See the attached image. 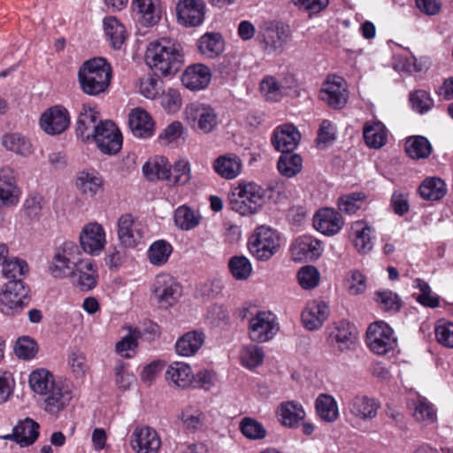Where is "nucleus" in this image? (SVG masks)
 Masks as SVG:
<instances>
[{
    "label": "nucleus",
    "instance_id": "69168bd1",
    "mask_svg": "<svg viewBox=\"0 0 453 453\" xmlns=\"http://www.w3.org/2000/svg\"><path fill=\"white\" fill-rule=\"evenodd\" d=\"M159 73L148 75L141 80L140 92L148 99H155L161 90L162 81L157 77Z\"/></svg>",
    "mask_w": 453,
    "mask_h": 453
},
{
    "label": "nucleus",
    "instance_id": "ea45409f",
    "mask_svg": "<svg viewBox=\"0 0 453 453\" xmlns=\"http://www.w3.org/2000/svg\"><path fill=\"white\" fill-rule=\"evenodd\" d=\"M411 407L413 409L412 416L417 422L430 425L436 421L434 406L426 398L418 395L417 399L412 400Z\"/></svg>",
    "mask_w": 453,
    "mask_h": 453
},
{
    "label": "nucleus",
    "instance_id": "13d9d810",
    "mask_svg": "<svg viewBox=\"0 0 453 453\" xmlns=\"http://www.w3.org/2000/svg\"><path fill=\"white\" fill-rule=\"evenodd\" d=\"M365 197L363 192H353L342 196L338 200V208L347 214H354L361 208Z\"/></svg>",
    "mask_w": 453,
    "mask_h": 453
},
{
    "label": "nucleus",
    "instance_id": "a18cd8bd",
    "mask_svg": "<svg viewBox=\"0 0 453 453\" xmlns=\"http://www.w3.org/2000/svg\"><path fill=\"white\" fill-rule=\"evenodd\" d=\"M2 144L6 150L24 157L30 155L33 151L31 142L18 133L4 134L2 137Z\"/></svg>",
    "mask_w": 453,
    "mask_h": 453
},
{
    "label": "nucleus",
    "instance_id": "423d86ee",
    "mask_svg": "<svg viewBox=\"0 0 453 453\" xmlns=\"http://www.w3.org/2000/svg\"><path fill=\"white\" fill-rule=\"evenodd\" d=\"M280 247L278 232L270 226H257L249 239L250 252L257 260L267 261L275 255Z\"/></svg>",
    "mask_w": 453,
    "mask_h": 453
},
{
    "label": "nucleus",
    "instance_id": "a211bd4d",
    "mask_svg": "<svg viewBox=\"0 0 453 453\" xmlns=\"http://www.w3.org/2000/svg\"><path fill=\"white\" fill-rule=\"evenodd\" d=\"M70 125L68 111L62 106H54L45 111L40 119L42 129L48 134H59Z\"/></svg>",
    "mask_w": 453,
    "mask_h": 453
},
{
    "label": "nucleus",
    "instance_id": "8fccbe9b",
    "mask_svg": "<svg viewBox=\"0 0 453 453\" xmlns=\"http://www.w3.org/2000/svg\"><path fill=\"white\" fill-rule=\"evenodd\" d=\"M172 253L173 246L168 242L157 240L150 246L148 257L153 265L160 266L168 261Z\"/></svg>",
    "mask_w": 453,
    "mask_h": 453
},
{
    "label": "nucleus",
    "instance_id": "f704fd0d",
    "mask_svg": "<svg viewBox=\"0 0 453 453\" xmlns=\"http://www.w3.org/2000/svg\"><path fill=\"white\" fill-rule=\"evenodd\" d=\"M165 379L175 387L188 388L193 384L194 378L189 365L184 362H173L166 370Z\"/></svg>",
    "mask_w": 453,
    "mask_h": 453
},
{
    "label": "nucleus",
    "instance_id": "412c9836",
    "mask_svg": "<svg viewBox=\"0 0 453 453\" xmlns=\"http://www.w3.org/2000/svg\"><path fill=\"white\" fill-rule=\"evenodd\" d=\"M143 232L141 224L131 214H124L118 219V238L127 248L137 246L142 240Z\"/></svg>",
    "mask_w": 453,
    "mask_h": 453
},
{
    "label": "nucleus",
    "instance_id": "0e129e2a",
    "mask_svg": "<svg viewBox=\"0 0 453 453\" xmlns=\"http://www.w3.org/2000/svg\"><path fill=\"white\" fill-rule=\"evenodd\" d=\"M260 90L270 101H279L282 96V86L273 76L265 77L260 83Z\"/></svg>",
    "mask_w": 453,
    "mask_h": 453
},
{
    "label": "nucleus",
    "instance_id": "aec40b11",
    "mask_svg": "<svg viewBox=\"0 0 453 453\" xmlns=\"http://www.w3.org/2000/svg\"><path fill=\"white\" fill-rule=\"evenodd\" d=\"M179 21L185 27L200 26L204 19L203 0H180L176 6Z\"/></svg>",
    "mask_w": 453,
    "mask_h": 453
},
{
    "label": "nucleus",
    "instance_id": "c9c22d12",
    "mask_svg": "<svg viewBox=\"0 0 453 453\" xmlns=\"http://www.w3.org/2000/svg\"><path fill=\"white\" fill-rule=\"evenodd\" d=\"M76 186L82 194L93 197L103 190L104 179L96 171H82L76 179Z\"/></svg>",
    "mask_w": 453,
    "mask_h": 453
},
{
    "label": "nucleus",
    "instance_id": "a878e982",
    "mask_svg": "<svg viewBox=\"0 0 453 453\" xmlns=\"http://www.w3.org/2000/svg\"><path fill=\"white\" fill-rule=\"evenodd\" d=\"M211 80V69L203 64L189 65L181 75L183 86L190 90H202L206 88Z\"/></svg>",
    "mask_w": 453,
    "mask_h": 453
},
{
    "label": "nucleus",
    "instance_id": "774afa93",
    "mask_svg": "<svg viewBox=\"0 0 453 453\" xmlns=\"http://www.w3.org/2000/svg\"><path fill=\"white\" fill-rule=\"evenodd\" d=\"M37 349V343L32 338L23 336L16 342L15 354L19 358L29 360L35 357Z\"/></svg>",
    "mask_w": 453,
    "mask_h": 453
},
{
    "label": "nucleus",
    "instance_id": "f3484780",
    "mask_svg": "<svg viewBox=\"0 0 453 453\" xmlns=\"http://www.w3.org/2000/svg\"><path fill=\"white\" fill-rule=\"evenodd\" d=\"M357 338L358 332L356 326L345 320L335 323L329 333L332 346L341 352L354 349Z\"/></svg>",
    "mask_w": 453,
    "mask_h": 453
},
{
    "label": "nucleus",
    "instance_id": "bb28decb",
    "mask_svg": "<svg viewBox=\"0 0 453 453\" xmlns=\"http://www.w3.org/2000/svg\"><path fill=\"white\" fill-rule=\"evenodd\" d=\"M330 313L328 304L321 300L310 302L302 312L303 326L310 330H317L322 326Z\"/></svg>",
    "mask_w": 453,
    "mask_h": 453
},
{
    "label": "nucleus",
    "instance_id": "cd10ccee",
    "mask_svg": "<svg viewBox=\"0 0 453 453\" xmlns=\"http://www.w3.org/2000/svg\"><path fill=\"white\" fill-rule=\"evenodd\" d=\"M321 252V242L310 235L298 237L291 246V254L296 261L314 260Z\"/></svg>",
    "mask_w": 453,
    "mask_h": 453
},
{
    "label": "nucleus",
    "instance_id": "2f4dec72",
    "mask_svg": "<svg viewBox=\"0 0 453 453\" xmlns=\"http://www.w3.org/2000/svg\"><path fill=\"white\" fill-rule=\"evenodd\" d=\"M129 127L133 134L139 138H149L154 134V121L142 109H134L129 114Z\"/></svg>",
    "mask_w": 453,
    "mask_h": 453
},
{
    "label": "nucleus",
    "instance_id": "bf43d9fd",
    "mask_svg": "<svg viewBox=\"0 0 453 453\" xmlns=\"http://www.w3.org/2000/svg\"><path fill=\"white\" fill-rule=\"evenodd\" d=\"M240 429L245 437L251 440H261L266 436V430L262 423L252 418H243Z\"/></svg>",
    "mask_w": 453,
    "mask_h": 453
},
{
    "label": "nucleus",
    "instance_id": "2eb2a0df",
    "mask_svg": "<svg viewBox=\"0 0 453 453\" xmlns=\"http://www.w3.org/2000/svg\"><path fill=\"white\" fill-rule=\"evenodd\" d=\"M154 295L163 309L172 307L181 295L180 285L169 274L162 273L156 277Z\"/></svg>",
    "mask_w": 453,
    "mask_h": 453
},
{
    "label": "nucleus",
    "instance_id": "c85d7f7f",
    "mask_svg": "<svg viewBox=\"0 0 453 453\" xmlns=\"http://www.w3.org/2000/svg\"><path fill=\"white\" fill-rule=\"evenodd\" d=\"M73 399V392L69 387L62 383L50 394L48 398H43V410L55 417H58L70 404Z\"/></svg>",
    "mask_w": 453,
    "mask_h": 453
},
{
    "label": "nucleus",
    "instance_id": "e433bc0d",
    "mask_svg": "<svg viewBox=\"0 0 453 453\" xmlns=\"http://www.w3.org/2000/svg\"><path fill=\"white\" fill-rule=\"evenodd\" d=\"M204 339V334L202 332H188L177 340L176 353L181 357L194 356L203 344Z\"/></svg>",
    "mask_w": 453,
    "mask_h": 453
},
{
    "label": "nucleus",
    "instance_id": "c03bdc74",
    "mask_svg": "<svg viewBox=\"0 0 453 453\" xmlns=\"http://www.w3.org/2000/svg\"><path fill=\"white\" fill-rule=\"evenodd\" d=\"M104 30L111 47L115 50H119L127 38L123 24L115 17H105L104 19Z\"/></svg>",
    "mask_w": 453,
    "mask_h": 453
},
{
    "label": "nucleus",
    "instance_id": "5701e85b",
    "mask_svg": "<svg viewBox=\"0 0 453 453\" xmlns=\"http://www.w3.org/2000/svg\"><path fill=\"white\" fill-rule=\"evenodd\" d=\"M99 111L96 107L83 104L76 121V135L84 142L89 141L99 127Z\"/></svg>",
    "mask_w": 453,
    "mask_h": 453
},
{
    "label": "nucleus",
    "instance_id": "58836bf2",
    "mask_svg": "<svg viewBox=\"0 0 453 453\" xmlns=\"http://www.w3.org/2000/svg\"><path fill=\"white\" fill-rule=\"evenodd\" d=\"M363 136L365 144L380 149L387 142L388 134L385 126L380 121H367L364 125Z\"/></svg>",
    "mask_w": 453,
    "mask_h": 453
},
{
    "label": "nucleus",
    "instance_id": "3c124183",
    "mask_svg": "<svg viewBox=\"0 0 453 453\" xmlns=\"http://www.w3.org/2000/svg\"><path fill=\"white\" fill-rule=\"evenodd\" d=\"M302 163V157L298 154L285 153L280 157L277 167L281 175L291 178L301 172Z\"/></svg>",
    "mask_w": 453,
    "mask_h": 453
},
{
    "label": "nucleus",
    "instance_id": "338daca9",
    "mask_svg": "<svg viewBox=\"0 0 453 453\" xmlns=\"http://www.w3.org/2000/svg\"><path fill=\"white\" fill-rule=\"evenodd\" d=\"M191 169L189 163L185 159H180L173 166L171 185H185L190 180Z\"/></svg>",
    "mask_w": 453,
    "mask_h": 453
},
{
    "label": "nucleus",
    "instance_id": "79ce46f5",
    "mask_svg": "<svg viewBox=\"0 0 453 453\" xmlns=\"http://www.w3.org/2000/svg\"><path fill=\"white\" fill-rule=\"evenodd\" d=\"M447 192L445 182L438 177L425 179L418 188L420 196L427 201L441 199Z\"/></svg>",
    "mask_w": 453,
    "mask_h": 453
},
{
    "label": "nucleus",
    "instance_id": "7c9ffc66",
    "mask_svg": "<svg viewBox=\"0 0 453 453\" xmlns=\"http://www.w3.org/2000/svg\"><path fill=\"white\" fill-rule=\"evenodd\" d=\"M280 424L286 427L295 428L305 418V411L303 405L296 401L281 403L276 411Z\"/></svg>",
    "mask_w": 453,
    "mask_h": 453
},
{
    "label": "nucleus",
    "instance_id": "393cba45",
    "mask_svg": "<svg viewBox=\"0 0 453 453\" xmlns=\"http://www.w3.org/2000/svg\"><path fill=\"white\" fill-rule=\"evenodd\" d=\"M301 134L297 128L291 124L278 127L272 138L273 147L282 154L291 153L298 145Z\"/></svg>",
    "mask_w": 453,
    "mask_h": 453
},
{
    "label": "nucleus",
    "instance_id": "473e14b6",
    "mask_svg": "<svg viewBox=\"0 0 453 453\" xmlns=\"http://www.w3.org/2000/svg\"><path fill=\"white\" fill-rule=\"evenodd\" d=\"M213 169L220 177L234 180L242 173V163L239 156L227 153L214 160Z\"/></svg>",
    "mask_w": 453,
    "mask_h": 453
},
{
    "label": "nucleus",
    "instance_id": "6ab92c4d",
    "mask_svg": "<svg viewBox=\"0 0 453 453\" xmlns=\"http://www.w3.org/2000/svg\"><path fill=\"white\" fill-rule=\"evenodd\" d=\"M20 191L17 185L15 170L10 166L0 169V207H9L19 203Z\"/></svg>",
    "mask_w": 453,
    "mask_h": 453
},
{
    "label": "nucleus",
    "instance_id": "864d4df0",
    "mask_svg": "<svg viewBox=\"0 0 453 453\" xmlns=\"http://www.w3.org/2000/svg\"><path fill=\"white\" fill-rule=\"evenodd\" d=\"M180 418L185 429L194 432L203 426L205 417L198 408L188 406L181 411Z\"/></svg>",
    "mask_w": 453,
    "mask_h": 453
},
{
    "label": "nucleus",
    "instance_id": "6e6552de",
    "mask_svg": "<svg viewBox=\"0 0 453 453\" xmlns=\"http://www.w3.org/2000/svg\"><path fill=\"white\" fill-rule=\"evenodd\" d=\"M395 343L394 331L387 323L378 321L369 326L366 344L373 353L385 355L395 348Z\"/></svg>",
    "mask_w": 453,
    "mask_h": 453
},
{
    "label": "nucleus",
    "instance_id": "052dcab7",
    "mask_svg": "<svg viewBox=\"0 0 453 453\" xmlns=\"http://www.w3.org/2000/svg\"><path fill=\"white\" fill-rule=\"evenodd\" d=\"M297 280L303 289H313L319 284L320 273L315 266L304 265L299 269Z\"/></svg>",
    "mask_w": 453,
    "mask_h": 453
},
{
    "label": "nucleus",
    "instance_id": "4be33fe9",
    "mask_svg": "<svg viewBox=\"0 0 453 453\" xmlns=\"http://www.w3.org/2000/svg\"><path fill=\"white\" fill-rule=\"evenodd\" d=\"M39 424L30 418L19 420L12 428V433L1 438L12 441L21 447L32 445L39 436Z\"/></svg>",
    "mask_w": 453,
    "mask_h": 453
},
{
    "label": "nucleus",
    "instance_id": "c756f323",
    "mask_svg": "<svg viewBox=\"0 0 453 453\" xmlns=\"http://www.w3.org/2000/svg\"><path fill=\"white\" fill-rule=\"evenodd\" d=\"M132 5L142 26L152 27L159 22L162 15L160 0H133Z\"/></svg>",
    "mask_w": 453,
    "mask_h": 453
},
{
    "label": "nucleus",
    "instance_id": "dca6fc26",
    "mask_svg": "<svg viewBox=\"0 0 453 453\" xmlns=\"http://www.w3.org/2000/svg\"><path fill=\"white\" fill-rule=\"evenodd\" d=\"M161 444L157 431L147 426H136L130 439V445L135 453H158Z\"/></svg>",
    "mask_w": 453,
    "mask_h": 453
},
{
    "label": "nucleus",
    "instance_id": "9d476101",
    "mask_svg": "<svg viewBox=\"0 0 453 453\" xmlns=\"http://www.w3.org/2000/svg\"><path fill=\"white\" fill-rule=\"evenodd\" d=\"M185 119L196 129L209 134L218 125L217 114L210 105L201 103H191L184 111Z\"/></svg>",
    "mask_w": 453,
    "mask_h": 453
},
{
    "label": "nucleus",
    "instance_id": "4c0bfd02",
    "mask_svg": "<svg viewBox=\"0 0 453 453\" xmlns=\"http://www.w3.org/2000/svg\"><path fill=\"white\" fill-rule=\"evenodd\" d=\"M173 219L177 228L181 231H190L200 225L202 216L197 211L183 204L175 209Z\"/></svg>",
    "mask_w": 453,
    "mask_h": 453
},
{
    "label": "nucleus",
    "instance_id": "e2e57ef3",
    "mask_svg": "<svg viewBox=\"0 0 453 453\" xmlns=\"http://www.w3.org/2000/svg\"><path fill=\"white\" fill-rule=\"evenodd\" d=\"M142 335V333L139 329H130L128 334L117 342L116 351L124 357H130L128 351L134 350L137 347V341Z\"/></svg>",
    "mask_w": 453,
    "mask_h": 453
},
{
    "label": "nucleus",
    "instance_id": "20e7f679",
    "mask_svg": "<svg viewBox=\"0 0 453 453\" xmlns=\"http://www.w3.org/2000/svg\"><path fill=\"white\" fill-rule=\"evenodd\" d=\"M291 39L288 25L277 21H265L258 29L257 40L260 49L265 54L279 55Z\"/></svg>",
    "mask_w": 453,
    "mask_h": 453
},
{
    "label": "nucleus",
    "instance_id": "680f3d73",
    "mask_svg": "<svg viewBox=\"0 0 453 453\" xmlns=\"http://www.w3.org/2000/svg\"><path fill=\"white\" fill-rule=\"evenodd\" d=\"M375 300L385 311H397L401 307V299L391 290H380L375 294Z\"/></svg>",
    "mask_w": 453,
    "mask_h": 453
},
{
    "label": "nucleus",
    "instance_id": "5fc2aeb1",
    "mask_svg": "<svg viewBox=\"0 0 453 453\" xmlns=\"http://www.w3.org/2000/svg\"><path fill=\"white\" fill-rule=\"evenodd\" d=\"M265 357L263 348L257 345L245 346L240 355L242 365L248 369H254L259 366Z\"/></svg>",
    "mask_w": 453,
    "mask_h": 453
},
{
    "label": "nucleus",
    "instance_id": "9b49d317",
    "mask_svg": "<svg viewBox=\"0 0 453 453\" xmlns=\"http://www.w3.org/2000/svg\"><path fill=\"white\" fill-rule=\"evenodd\" d=\"M319 98L333 109L344 108L349 98L344 79L338 75H329L319 91Z\"/></svg>",
    "mask_w": 453,
    "mask_h": 453
},
{
    "label": "nucleus",
    "instance_id": "b1692460",
    "mask_svg": "<svg viewBox=\"0 0 453 453\" xmlns=\"http://www.w3.org/2000/svg\"><path fill=\"white\" fill-rule=\"evenodd\" d=\"M343 224L341 214L330 208L319 210L313 217V226L316 230L327 236L339 233Z\"/></svg>",
    "mask_w": 453,
    "mask_h": 453
},
{
    "label": "nucleus",
    "instance_id": "72a5a7b5",
    "mask_svg": "<svg viewBox=\"0 0 453 453\" xmlns=\"http://www.w3.org/2000/svg\"><path fill=\"white\" fill-rule=\"evenodd\" d=\"M142 173L149 180L172 181V165L165 157H155L142 166Z\"/></svg>",
    "mask_w": 453,
    "mask_h": 453
},
{
    "label": "nucleus",
    "instance_id": "f03ea898",
    "mask_svg": "<svg viewBox=\"0 0 453 453\" xmlns=\"http://www.w3.org/2000/svg\"><path fill=\"white\" fill-rule=\"evenodd\" d=\"M112 77L111 65L104 58L85 61L78 71V81L83 93L96 96L104 93Z\"/></svg>",
    "mask_w": 453,
    "mask_h": 453
},
{
    "label": "nucleus",
    "instance_id": "4d7b16f0",
    "mask_svg": "<svg viewBox=\"0 0 453 453\" xmlns=\"http://www.w3.org/2000/svg\"><path fill=\"white\" fill-rule=\"evenodd\" d=\"M228 266L234 278L239 280H247L252 273L250 260L243 256L233 257L229 260Z\"/></svg>",
    "mask_w": 453,
    "mask_h": 453
},
{
    "label": "nucleus",
    "instance_id": "f257e3e1",
    "mask_svg": "<svg viewBox=\"0 0 453 453\" xmlns=\"http://www.w3.org/2000/svg\"><path fill=\"white\" fill-rule=\"evenodd\" d=\"M145 61L156 73L162 76L174 74L184 62L182 48L171 38H160L148 45Z\"/></svg>",
    "mask_w": 453,
    "mask_h": 453
},
{
    "label": "nucleus",
    "instance_id": "a19ab883",
    "mask_svg": "<svg viewBox=\"0 0 453 453\" xmlns=\"http://www.w3.org/2000/svg\"><path fill=\"white\" fill-rule=\"evenodd\" d=\"M200 52L209 58H214L224 51L225 42L218 33H206L198 41Z\"/></svg>",
    "mask_w": 453,
    "mask_h": 453
},
{
    "label": "nucleus",
    "instance_id": "0eeeda50",
    "mask_svg": "<svg viewBox=\"0 0 453 453\" xmlns=\"http://www.w3.org/2000/svg\"><path fill=\"white\" fill-rule=\"evenodd\" d=\"M28 292L21 280H9L0 292V311L12 317L19 314L29 303Z\"/></svg>",
    "mask_w": 453,
    "mask_h": 453
},
{
    "label": "nucleus",
    "instance_id": "6e6d98bb",
    "mask_svg": "<svg viewBox=\"0 0 453 453\" xmlns=\"http://www.w3.org/2000/svg\"><path fill=\"white\" fill-rule=\"evenodd\" d=\"M55 380L54 375L44 368H40L33 371L29 375V386L31 389L38 394L47 388V386H50L52 381Z\"/></svg>",
    "mask_w": 453,
    "mask_h": 453
},
{
    "label": "nucleus",
    "instance_id": "7ed1b4c3",
    "mask_svg": "<svg viewBox=\"0 0 453 453\" xmlns=\"http://www.w3.org/2000/svg\"><path fill=\"white\" fill-rule=\"evenodd\" d=\"M266 198V190L255 182L240 181L231 189L228 196L232 211L242 216L257 213Z\"/></svg>",
    "mask_w": 453,
    "mask_h": 453
},
{
    "label": "nucleus",
    "instance_id": "49530a36",
    "mask_svg": "<svg viewBox=\"0 0 453 453\" xmlns=\"http://www.w3.org/2000/svg\"><path fill=\"white\" fill-rule=\"evenodd\" d=\"M76 273H78V286L82 290H90L95 288L96 270L92 260L81 259L77 266Z\"/></svg>",
    "mask_w": 453,
    "mask_h": 453
},
{
    "label": "nucleus",
    "instance_id": "09e8293b",
    "mask_svg": "<svg viewBox=\"0 0 453 453\" xmlns=\"http://www.w3.org/2000/svg\"><path fill=\"white\" fill-rule=\"evenodd\" d=\"M405 151L411 158H426L432 152V145L424 136H412L405 142Z\"/></svg>",
    "mask_w": 453,
    "mask_h": 453
},
{
    "label": "nucleus",
    "instance_id": "4468645a",
    "mask_svg": "<svg viewBox=\"0 0 453 453\" xmlns=\"http://www.w3.org/2000/svg\"><path fill=\"white\" fill-rule=\"evenodd\" d=\"M380 403L375 398L357 395L346 403L344 413L362 421H369L377 417Z\"/></svg>",
    "mask_w": 453,
    "mask_h": 453
},
{
    "label": "nucleus",
    "instance_id": "39448f33",
    "mask_svg": "<svg viewBox=\"0 0 453 453\" xmlns=\"http://www.w3.org/2000/svg\"><path fill=\"white\" fill-rule=\"evenodd\" d=\"M81 260L77 244L72 241H65L55 249L49 265V272L57 279L73 277Z\"/></svg>",
    "mask_w": 453,
    "mask_h": 453
},
{
    "label": "nucleus",
    "instance_id": "f8f14e48",
    "mask_svg": "<svg viewBox=\"0 0 453 453\" xmlns=\"http://www.w3.org/2000/svg\"><path fill=\"white\" fill-rule=\"evenodd\" d=\"M94 140L104 154L114 155L122 147V135L116 125L111 120L99 122V127L90 140Z\"/></svg>",
    "mask_w": 453,
    "mask_h": 453
},
{
    "label": "nucleus",
    "instance_id": "603ef678",
    "mask_svg": "<svg viewBox=\"0 0 453 453\" xmlns=\"http://www.w3.org/2000/svg\"><path fill=\"white\" fill-rule=\"evenodd\" d=\"M2 267L4 277L10 280H21L20 277L25 276L28 273L27 262L17 257H9Z\"/></svg>",
    "mask_w": 453,
    "mask_h": 453
},
{
    "label": "nucleus",
    "instance_id": "de8ad7c7",
    "mask_svg": "<svg viewBox=\"0 0 453 453\" xmlns=\"http://www.w3.org/2000/svg\"><path fill=\"white\" fill-rule=\"evenodd\" d=\"M354 245L359 252L367 253L373 246L372 239V228L362 221H357L353 226Z\"/></svg>",
    "mask_w": 453,
    "mask_h": 453
},
{
    "label": "nucleus",
    "instance_id": "ddd939ff",
    "mask_svg": "<svg viewBox=\"0 0 453 453\" xmlns=\"http://www.w3.org/2000/svg\"><path fill=\"white\" fill-rule=\"evenodd\" d=\"M80 246L91 256H98L105 248L106 234L104 226L97 222L84 225L79 234Z\"/></svg>",
    "mask_w": 453,
    "mask_h": 453
},
{
    "label": "nucleus",
    "instance_id": "1a4fd4ad",
    "mask_svg": "<svg viewBox=\"0 0 453 453\" xmlns=\"http://www.w3.org/2000/svg\"><path fill=\"white\" fill-rule=\"evenodd\" d=\"M279 329L277 318L271 311H258L249 322V335L255 342H266L272 340Z\"/></svg>",
    "mask_w": 453,
    "mask_h": 453
},
{
    "label": "nucleus",
    "instance_id": "37998d69",
    "mask_svg": "<svg viewBox=\"0 0 453 453\" xmlns=\"http://www.w3.org/2000/svg\"><path fill=\"white\" fill-rule=\"evenodd\" d=\"M315 407L318 416L326 422L333 423L339 417L337 403L330 395L320 394L315 401Z\"/></svg>",
    "mask_w": 453,
    "mask_h": 453
}]
</instances>
